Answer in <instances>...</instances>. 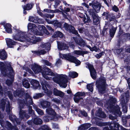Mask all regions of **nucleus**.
I'll return each instance as SVG.
<instances>
[{"mask_svg": "<svg viewBox=\"0 0 130 130\" xmlns=\"http://www.w3.org/2000/svg\"><path fill=\"white\" fill-rule=\"evenodd\" d=\"M85 95V93L84 92H78L76 93L74 95L75 96L78 97L82 96Z\"/></svg>", "mask_w": 130, "mask_h": 130, "instance_id": "nucleus-48", "label": "nucleus"}, {"mask_svg": "<svg viewBox=\"0 0 130 130\" xmlns=\"http://www.w3.org/2000/svg\"><path fill=\"white\" fill-rule=\"evenodd\" d=\"M55 35V37H59L60 38H61L63 36L62 34L59 31L56 32Z\"/></svg>", "mask_w": 130, "mask_h": 130, "instance_id": "nucleus-44", "label": "nucleus"}, {"mask_svg": "<svg viewBox=\"0 0 130 130\" xmlns=\"http://www.w3.org/2000/svg\"><path fill=\"white\" fill-rule=\"evenodd\" d=\"M124 36L125 39L130 40V34L126 33L124 34Z\"/></svg>", "mask_w": 130, "mask_h": 130, "instance_id": "nucleus-47", "label": "nucleus"}, {"mask_svg": "<svg viewBox=\"0 0 130 130\" xmlns=\"http://www.w3.org/2000/svg\"><path fill=\"white\" fill-rule=\"evenodd\" d=\"M122 121L123 125L125 126L126 125L127 122V119L124 117H123L122 118Z\"/></svg>", "mask_w": 130, "mask_h": 130, "instance_id": "nucleus-52", "label": "nucleus"}, {"mask_svg": "<svg viewBox=\"0 0 130 130\" xmlns=\"http://www.w3.org/2000/svg\"><path fill=\"white\" fill-rule=\"evenodd\" d=\"M53 93L55 95L59 96L61 97H62L63 96V94L62 92L56 89H54Z\"/></svg>", "mask_w": 130, "mask_h": 130, "instance_id": "nucleus-31", "label": "nucleus"}, {"mask_svg": "<svg viewBox=\"0 0 130 130\" xmlns=\"http://www.w3.org/2000/svg\"><path fill=\"white\" fill-rule=\"evenodd\" d=\"M112 111L115 115H118L119 116H120L121 115L122 112L120 111V108L118 105L114 106Z\"/></svg>", "mask_w": 130, "mask_h": 130, "instance_id": "nucleus-18", "label": "nucleus"}, {"mask_svg": "<svg viewBox=\"0 0 130 130\" xmlns=\"http://www.w3.org/2000/svg\"><path fill=\"white\" fill-rule=\"evenodd\" d=\"M25 104H28L29 105L32 104V101L31 97L28 94L26 95V99L25 102H24Z\"/></svg>", "mask_w": 130, "mask_h": 130, "instance_id": "nucleus-30", "label": "nucleus"}, {"mask_svg": "<svg viewBox=\"0 0 130 130\" xmlns=\"http://www.w3.org/2000/svg\"><path fill=\"white\" fill-rule=\"evenodd\" d=\"M31 69L36 74L41 71L43 76L46 79L50 80L53 79L54 82L59 84L60 87L64 88L67 87L68 82L67 76L54 73L46 67L44 68V71H42L41 67L35 64L31 66Z\"/></svg>", "mask_w": 130, "mask_h": 130, "instance_id": "nucleus-1", "label": "nucleus"}, {"mask_svg": "<svg viewBox=\"0 0 130 130\" xmlns=\"http://www.w3.org/2000/svg\"><path fill=\"white\" fill-rule=\"evenodd\" d=\"M53 127L55 129H59V128L58 127V125L56 124H54L53 125Z\"/></svg>", "mask_w": 130, "mask_h": 130, "instance_id": "nucleus-63", "label": "nucleus"}, {"mask_svg": "<svg viewBox=\"0 0 130 130\" xmlns=\"http://www.w3.org/2000/svg\"><path fill=\"white\" fill-rule=\"evenodd\" d=\"M127 81L128 84L129 89L130 90V78H128Z\"/></svg>", "mask_w": 130, "mask_h": 130, "instance_id": "nucleus-64", "label": "nucleus"}, {"mask_svg": "<svg viewBox=\"0 0 130 130\" xmlns=\"http://www.w3.org/2000/svg\"><path fill=\"white\" fill-rule=\"evenodd\" d=\"M105 52L102 51L101 52L99 53L98 54H96L94 55L95 57L97 59H99L102 56L104 55Z\"/></svg>", "mask_w": 130, "mask_h": 130, "instance_id": "nucleus-43", "label": "nucleus"}, {"mask_svg": "<svg viewBox=\"0 0 130 130\" xmlns=\"http://www.w3.org/2000/svg\"><path fill=\"white\" fill-rule=\"evenodd\" d=\"M33 5L32 4H29L27 5L26 6H23V7L24 10H29L32 7Z\"/></svg>", "mask_w": 130, "mask_h": 130, "instance_id": "nucleus-42", "label": "nucleus"}, {"mask_svg": "<svg viewBox=\"0 0 130 130\" xmlns=\"http://www.w3.org/2000/svg\"><path fill=\"white\" fill-rule=\"evenodd\" d=\"M57 45L58 48L61 50H63L68 49V46L66 44L63 43H60L57 42Z\"/></svg>", "mask_w": 130, "mask_h": 130, "instance_id": "nucleus-25", "label": "nucleus"}, {"mask_svg": "<svg viewBox=\"0 0 130 130\" xmlns=\"http://www.w3.org/2000/svg\"><path fill=\"white\" fill-rule=\"evenodd\" d=\"M73 53L74 54L77 55H83L84 54H87V52L86 51L76 50L74 51Z\"/></svg>", "mask_w": 130, "mask_h": 130, "instance_id": "nucleus-35", "label": "nucleus"}, {"mask_svg": "<svg viewBox=\"0 0 130 130\" xmlns=\"http://www.w3.org/2000/svg\"><path fill=\"white\" fill-rule=\"evenodd\" d=\"M14 31L15 35H13L12 37L13 39L21 42H25L29 44H35L40 40V39L35 36L29 34L25 35L26 32H23L17 28H15Z\"/></svg>", "mask_w": 130, "mask_h": 130, "instance_id": "nucleus-2", "label": "nucleus"}, {"mask_svg": "<svg viewBox=\"0 0 130 130\" xmlns=\"http://www.w3.org/2000/svg\"><path fill=\"white\" fill-rule=\"evenodd\" d=\"M46 111L47 114L53 116V117H56L57 118H60L61 116H57L56 115V114L55 111L51 108H47L46 110Z\"/></svg>", "mask_w": 130, "mask_h": 130, "instance_id": "nucleus-17", "label": "nucleus"}, {"mask_svg": "<svg viewBox=\"0 0 130 130\" xmlns=\"http://www.w3.org/2000/svg\"><path fill=\"white\" fill-rule=\"evenodd\" d=\"M31 84L33 87V88L34 89H39L40 87V86L39 82L37 81L32 79L31 81Z\"/></svg>", "mask_w": 130, "mask_h": 130, "instance_id": "nucleus-20", "label": "nucleus"}, {"mask_svg": "<svg viewBox=\"0 0 130 130\" xmlns=\"http://www.w3.org/2000/svg\"><path fill=\"white\" fill-rule=\"evenodd\" d=\"M107 122L110 129L107 126L104 127L103 130H120V125L118 123L115 121Z\"/></svg>", "mask_w": 130, "mask_h": 130, "instance_id": "nucleus-7", "label": "nucleus"}, {"mask_svg": "<svg viewBox=\"0 0 130 130\" xmlns=\"http://www.w3.org/2000/svg\"><path fill=\"white\" fill-rule=\"evenodd\" d=\"M50 44L49 43H43L40 46V48L41 49L42 48V49L40 50H39L36 53L40 55L44 54L46 53V52L44 50H50Z\"/></svg>", "mask_w": 130, "mask_h": 130, "instance_id": "nucleus-8", "label": "nucleus"}, {"mask_svg": "<svg viewBox=\"0 0 130 130\" xmlns=\"http://www.w3.org/2000/svg\"><path fill=\"white\" fill-rule=\"evenodd\" d=\"M36 26L35 24L29 23L28 25V30H31V31L35 34L41 36L42 33L41 32H39L36 29Z\"/></svg>", "mask_w": 130, "mask_h": 130, "instance_id": "nucleus-10", "label": "nucleus"}, {"mask_svg": "<svg viewBox=\"0 0 130 130\" xmlns=\"http://www.w3.org/2000/svg\"><path fill=\"white\" fill-rule=\"evenodd\" d=\"M91 31H90V32L93 35L95 36V35L96 36V34L97 33L96 28L94 26H91Z\"/></svg>", "mask_w": 130, "mask_h": 130, "instance_id": "nucleus-40", "label": "nucleus"}, {"mask_svg": "<svg viewBox=\"0 0 130 130\" xmlns=\"http://www.w3.org/2000/svg\"><path fill=\"white\" fill-rule=\"evenodd\" d=\"M35 109L39 115H42L44 113L43 111L40 109L38 108H35Z\"/></svg>", "mask_w": 130, "mask_h": 130, "instance_id": "nucleus-46", "label": "nucleus"}, {"mask_svg": "<svg viewBox=\"0 0 130 130\" xmlns=\"http://www.w3.org/2000/svg\"><path fill=\"white\" fill-rule=\"evenodd\" d=\"M112 10L115 12H117L119 10V9L115 5H114L112 8Z\"/></svg>", "mask_w": 130, "mask_h": 130, "instance_id": "nucleus-54", "label": "nucleus"}, {"mask_svg": "<svg viewBox=\"0 0 130 130\" xmlns=\"http://www.w3.org/2000/svg\"><path fill=\"white\" fill-rule=\"evenodd\" d=\"M109 13H110L107 11H106V12H104L102 14V16H105V18H106Z\"/></svg>", "mask_w": 130, "mask_h": 130, "instance_id": "nucleus-55", "label": "nucleus"}, {"mask_svg": "<svg viewBox=\"0 0 130 130\" xmlns=\"http://www.w3.org/2000/svg\"><path fill=\"white\" fill-rule=\"evenodd\" d=\"M50 130V129L47 126L44 125L41 128L39 129V130Z\"/></svg>", "mask_w": 130, "mask_h": 130, "instance_id": "nucleus-51", "label": "nucleus"}, {"mask_svg": "<svg viewBox=\"0 0 130 130\" xmlns=\"http://www.w3.org/2000/svg\"><path fill=\"white\" fill-rule=\"evenodd\" d=\"M116 99L115 98L112 97L109 100V102L115 104L116 102Z\"/></svg>", "mask_w": 130, "mask_h": 130, "instance_id": "nucleus-49", "label": "nucleus"}, {"mask_svg": "<svg viewBox=\"0 0 130 130\" xmlns=\"http://www.w3.org/2000/svg\"><path fill=\"white\" fill-rule=\"evenodd\" d=\"M97 116L102 118H105L106 117V115L104 112L103 111L101 108H100L96 114Z\"/></svg>", "mask_w": 130, "mask_h": 130, "instance_id": "nucleus-22", "label": "nucleus"}, {"mask_svg": "<svg viewBox=\"0 0 130 130\" xmlns=\"http://www.w3.org/2000/svg\"><path fill=\"white\" fill-rule=\"evenodd\" d=\"M64 27L67 30H69L70 32L75 34L76 35H78V34L77 31L75 30L74 27L71 25H69L66 23H65Z\"/></svg>", "mask_w": 130, "mask_h": 130, "instance_id": "nucleus-13", "label": "nucleus"}, {"mask_svg": "<svg viewBox=\"0 0 130 130\" xmlns=\"http://www.w3.org/2000/svg\"><path fill=\"white\" fill-rule=\"evenodd\" d=\"M83 125L85 128V130L88 129L89 127V124L88 123H85L83 124Z\"/></svg>", "mask_w": 130, "mask_h": 130, "instance_id": "nucleus-56", "label": "nucleus"}, {"mask_svg": "<svg viewBox=\"0 0 130 130\" xmlns=\"http://www.w3.org/2000/svg\"><path fill=\"white\" fill-rule=\"evenodd\" d=\"M79 31L80 33H83L84 32L85 34L88 36H89V31L86 29L84 28H80L79 29Z\"/></svg>", "mask_w": 130, "mask_h": 130, "instance_id": "nucleus-37", "label": "nucleus"}, {"mask_svg": "<svg viewBox=\"0 0 130 130\" xmlns=\"http://www.w3.org/2000/svg\"><path fill=\"white\" fill-rule=\"evenodd\" d=\"M78 130H85V128L84 127L83 124L81 125L78 128Z\"/></svg>", "mask_w": 130, "mask_h": 130, "instance_id": "nucleus-62", "label": "nucleus"}, {"mask_svg": "<svg viewBox=\"0 0 130 130\" xmlns=\"http://www.w3.org/2000/svg\"><path fill=\"white\" fill-rule=\"evenodd\" d=\"M38 28L39 30L40 31V32H41L42 34V31H43L47 35L49 34L48 32L44 26L41 25H39L38 26ZM42 35V34L41 35Z\"/></svg>", "mask_w": 130, "mask_h": 130, "instance_id": "nucleus-27", "label": "nucleus"}, {"mask_svg": "<svg viewBox=\"0 0 130 130\" xmlns=\"http://www.w3.org/2000/svg\"><path fill=\"white\" fill-rule=\"evenodd\" d=\"M61 61L60 59H58L56 61V64L57 66H58L61 64Z\"/></svg>", "mask_w": 130, "mask_h": 130, "instance_id": "nucleus-58", "label": "nucleus"}, {"mask_svg": "<svg viewBox=\"0 0 130 130\" xmlns=\"http://www.w3.org/2000/svg\"><path fill=\"white\" fill-rule=\"evenodd\" d=\"M43 62L47 66H50L51 65V64L47 60H43Z\"/></svg>", "mask_w": 130, "mask_h": 130, "instance_id": "nucleus-59", "label": "nucleus"}, {"mask_svg": "<svg viewBox=\"0 0 130 130\" xmlns=\"http://www.w3.org/2000/svg\"><path fill=\"white\" fill-rule=\"evenodd\" d=\"M73 38L76 43L81 46L84 47L86 46V43L81 38L76 39V38L74 37Z\"/></svg>", "mask_w": 130, "mask_h": 130, "instance_id": "nucleus-23", "label": "nucleus"}, {"mask_svg": "<svg viewBox=\"0 0 130 130\" xmlns=\"http://www.w3.org/2000/svg\"><path fill=\"white\" fill-rule=\"evenodd\" d=\"M69 75L71 77L74 78L78 76V74L76 72H70L69 73Z\"/></svg>", "mask_w": 130, "mask_h": 130, "instance_id": "nucleus-41", "label": "nucleus"}, {"mask_svg": "<svg viewBox=\"0 0 130 130\" xmlns=\"http://www.w3.org/2000/svg\"><path fill=\"white\" fill-rule=\"evenodd\" d=\"M105 19L108 20V22H110L112 21H114L116 20V18L115 15L112 13H109Z\"/></svg>", "mask_w": 130, "mask_h": 130, "instance_id": "nucleus-21", "label": "nucleus"}, {"mask_svg": "<svg viewBox=\"0 0 130 130\" xmlns=\"http://www.w3.org/2000/svg\"><path fill=\"white\" fill-rule=\"evenodd\" d=\"M40 83L42 86V88L44 92L48 94H51V92H49L48 91L49 89H50V85L45 81L43 82L41 80H40Z\"/></svg>", "mask_w": 130, "mask_h": 130, "instance_id": "nucleus-14", "label": "nucleus"}, {"mask_svg": "<svg viewBox=\"0 0 130 130\" xmlns=\"http://www.w3.org/2000/svg\"><path fill=\"white\" fill-rule=\"evenodd\" d=\"M6 41L8 46L9 48H13L17 43L12 39L9 38L6 39Z\"/></svg>", "mask_w": 130, "mask_h": 130, "instance_id": "nucleus-19", "label": "nucleus"}, {"mask_svg": "<svg viewBox=\"0 0 130 130\" xmlns=\"http://www.w3.org/2000/svg\"><path fill=\"white\" fill-rule=\"evenodd\" d=\"M45 20L47 23L49 24H52L53 23L55 26L57 27H60L61 26V23L57 21H55L53 22L52 21H49L47 19H46Z\"/></svg>", "mask_w": 130, "mask_h": 130, "instance_id": "nucleus-28", "label": "nucleus"}, {"mask_svg": "<svg viewBox=\"0 0 130 130\" xmlns=\"http://www.w3.org/2000/svg\"><path fill=\"white\" fill-rule=\"evenodd\" d=\"M107 104L108 105L107 108H111L113 107V104L111 103L110 102L109 103L108 102L107 103Z\"/></svg>", "mask_w": 130, "mask_h": 130, "instance_id": "nucleus-60", "label": "nucleus"}, {"mask_svg": "<svg viewBox=\"0 0 130 130\" xmlns=\"http://www.w3.org/2000/svg\"><path fill=\"white\" fill-rule=\"evenodd\" d=\"M5 28L6 31L8 33H11L12 30L11 28V25L9 24H7L5 26Z\"/></svg>", "mask_w": 130, "mask_h": 130, "instance_id": "nucleus-33", "label": "nucleus"}, {"mask_svg": "<svg viewBox=\"0 0 130 130\" xmlns=\"http://www.w3.org/2000/svg\"><path fill=\"white\" fill-rule=\"evenodd\" d=\"M29 20L30 21L34 23L42 24L44 23V21L41 19H39L37 17L34 18L33 17H30Z\"/></svg>", "mask_w": 130, "mask_h": 130, "instance_id": "nucleus-16", "label": "nucleus"}, {"mask_svg": "<svg viewBox=\"0 0 130 130\" xmlns=\"http://www.w3.org/2000/svg\"><path fill=\"white\" fill-rule=\"evenodd\" d=\"M23 86L26 88H29L30 86V84L28 83V81L26 79H24L22 81Z\"/></svg>", "mask_w": 130, "mask_h": 130, "instance_id": "nucleus-34", "label": "nucleus"}, {"mask_svg": "<svg viewBox=\"0 0 130 130\" xmlns=\"http://www.w3.org/2000/svg\"><path fill=\"white\" fill-rule=\"evenodd\" d=\"M91 122L93 124H95L99 126H103L107 125V122H101L99 119L97 117H95L92 119Z\"/></svg>", "mask_w": 130, "mask_h": 130, "instance_id": "nucleus-11", "label": "nucleus"}, {"mask_svg": "<svg viewBox=\"0 0 130 130\" xmlns=\"http://www.w3.org/2000/svg\"><path fill=\"white\" fill-rule=\"evenodd\" d=\"M97 13L95 12H90V16H91V18L93 21V23L95 25H97L100 23V18L99 17Z\"/></svg>", "mask_w": 130, "mask_h": 130, "instance_id": "nucleus-9", "label": "nucleus"}, {"mask_svg": "<svg viewBox=\"0 0 130 130\" xmlns=\"http://www.w3.org/2000/svg\"><path fill=\"white\" fill-rule=\"evenodd\" d=\"M117 29V27L113 28L109 31V35L110 36V41L113 37Z\"/></svg>", "mask_w": 130, "mask_h": 130, "instance_id": "nucleus-29", "label": "nucleus"}, {"mask_svg": "<svg viewBox=\"0 0 130 130\" xmlns=\"http://www.w3.org/2000/svg\"><path fill=\"white\" fill-rule=\"evenodd\" d=\"M95 100L96 104L99 106H102L103 105V101L101 100L97 97H96L95 99Z\"/></svg>", "mask_w": 130, "mask_h": 130, "instance_id": "nucleus-36", "label": "nucleus"}, {"mask_svg": "<svg viewBox=\"0 0 130 130\" xmlns=\"http://www.w3.org/2000/svg\"><path fill=\"white\" fill-rule=\"evenodd\" d=\"M96 85L99 92L101 94L105 93L106 87V79L104 77L100 78L96 81Z\"/></svg>", "mask_w": 130, "mask_h": 130, "instance_id": "nucleus-4", "label": "nucleus"}, {"mask_svg": "<svg viewBox=\"0 0 130 130\" xmlns=\"http://www.w3.org/2000/svg\"><path fill=\"white\" fill-rule=\"evenodd\" d=\"M82 98L80 97L76 96L74 95V101L76 103H77L79 102V100Z\"/></svg>", "mask_w": 130, "mask_h": 130, "instance_id": "nucleus-50", "label": "nucleus"}, {"mask_svg": "<svg viewBox=\"0 0 130 130\" xmlns=\"http://www.w3.org/2000/svg\"><path fill=\"white\" fill-rule=\"evenodd\" d=\"M38 13L39 15L41 16L42 17H43L44 18V17H46L48 18H50V19H51L52 18H53L54 16V15H50L48 14H46L45 15H44L42 14V13L41 12L39 11H38Z\"/></svg>", "mask_w": 130, "mask_h": 130, "instance_id": "nucleus-39", "label": "nucleus"}, {"mask_svg": "<svg viewBox=\"0 0 130 130\" xmlns=\"http://www.w3.org/2000/svg\"><path fill=\"white\" fill-rule=\"evenodd\" d=\"M42 121L41 119L36 118L34 120L33 123L36 124H39L42 123Z\"/></svg>", "mask_w": 130, "mask_h": 130, "instance_id": "nucleus-38", "label": "nucleus"}, {"mask_svg": "<svg viewBox=\"0 0 130 130\" xmlns=\"http://www.w3.org/2000/svg\"><path fill=\"white\" fill-rule=\"evenodd\" d=\"M98 50L96 46H94V47H92L90 46V50L91 51H95V52H97Z\"/></svg>", "mask_w": 130, "mask_h": 130, "instance_id": "nucleus-53", "label": "nucleus"}, {"mask_svg": "<svg viewBox=\"0 0 130 130\" xmlns=\"http://www.w3.org/2000/svg\"><path fill=\"white\" fill-rule=\"evenodd\" d=\"M29 113V115H26V112L23 110H21L20 111L19 116L20 118L22 119L24 118L25 117L26 119L30 117V114H31L33 112L32 107L31 106L28 107Z\"/></svg>", "mask_w": 130, "mask_h": 130, "instance_id": "nucleus-12", "label": "nucleus"}, {"mask_svg": "<svg viewBox=\"0 0 130 130\" xmlns=\"http://www.w3.org/2000/svg\"><path fill=\"white\" fill-rule=\"evenodd\" d=\"M6 66L7 68V69L9 72V75L10 76L11 80H7L6 81V84L8 86H10L12 84L13 78V70L11 66V65L10 62H6L4 63L1 62L0 63V70L1 71V73L4 75H6V72H8L7 69H6Z\"/></svg>", "mask_w": 130, "mask_h": 130, "instance_id": "nucleus-3", "label": "nucleus"}, {"mask_svg": "<svg viewBox=\"0 0 130 130\" xmlns=\"http://www.w3.org/2000/svg\"><path fill=\"white\" fill-rule=\"evenodd\" d=\"M93 83H90V92H92L93 91Z\"/></svg>", "mask_w": 130, "mask_h": 130, "instance_id": "nucleus-61", "label": "nucleus"}, {"mask_svg": "<svg viewBox=\"0 0 130 130\" xmlns=\"http://www.w3.org/2000/svg\"><path fill=\"white\" fill-rule=\"evenodd\" d=\"M24 90L22 89H17L14 93V95L15 97L18 96L21 97L24 94Z\"/></svg>", "mask_w": 130, "mask_h": 130, "instance_id": "nucleus-24", "label": "nucleus"}, {"mask_svg": "<svg viewBox=\"0 0 130 130\" xmlns=\"http://www.w3.org/2000/svg\"><path fill=\"white\" fill-rule=\"evenodd\" d=\"M90 74L92 78L95 80L96 78V71L93 64H90Z\"/></svg>", "mask_w": 130, "mask_h": 130, "instance_id": "nucleus-15", "label": "nucleus"}, {"mask_svg": "<svg viewBox=\"0 0 130 130\" xmlns=\"http://www.w3.org/2000/svg\"><path fill=\"white\" fill-rule=\"evenodd\" d=\"M91 6L92 9H90V12H95L99 13L100 11L102 5L101 3L96 0H93L90 3V6Z\"/></svg>", "mask_w": 130, "mask_h": 130, "instance_id": "nucleus-5", "label": "nucleus"}, {"mask_svg": "<svg viewBox=\"0 0 130 130\" xmlns=\"http://www.w3.org/2000/svg\"><path fill=\"white\" fill-rule=\"evenodd\" d=\"M123 32V31L122 29L121 28L120 26L119 27V31L118 32V35L119 36H120L122 34Z\"/></svg>", "mask_w": 130, "mask_h": 130, "instance_id": "nucleus-57", "label": "nucleus"}, {"mask_svg": "<svg viewBox=\"0 0 130 130\" xmlns=\"http://www.w3.org/2000/svg\"><path fill=\"white\" fill-rule=\"evenodd\" d=\"M60 57L63 59H67L69 61L74 63L76 64H80V62L79 60L77 59L75 57L69 54H62L60 55Z\"/></svg>", "mask_w": 130, "mask_h": 130, "instance_id": "nucleus-6", "label": "nucleus"}, {"mask_svg": "<svg viewBox=\"0 0 130 130\" xmlns=\"http://www.w3.org/2000/svg\"><path fill=\"white\" fill-rule=\"evenodd\" d=\"M50 106V102L46 101H44L41 103L40 107L43 108H45Z\"/></svg>", "mask_w": 130, "mask_h": 130, "instance_id": "nucleus-26", "label": "nucleus"}, {"mask_svg": "<svg viewBox=\"0 0 130 130\" xmlns=\"http://www.w3.org/2000/svg\"><path fill=\"white\" fill-rule=\"evenodd\" d=\"M43 95L44 94L43 93H39L35 94V95L34 96L33 98L35 99H37L42 97Z\"/></svg>", "mask_w": 130, "mask_h": 130, "instance_id": "nucleus-45", "label": "nucleus"}, {"mask_svg": "<svg viewBox=\"0 0 130 130\" xmlns=\"http://www.w3.org/2000/svg\"><path fill=\"white\" fill-rule=\"evenodd\" d=\"M7 57V54L4 50L0 51V58L4 60Z\"/></svg>", "mask_w": 130, "mask_h": 130, "instance_id": "nucleus-32", "label": "nucleus"}]
</instances>
